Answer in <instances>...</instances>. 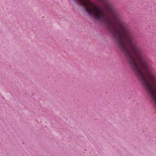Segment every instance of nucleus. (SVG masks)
Listing matches in <instances>:
<instances>
[{"mask_svg": "<svg viewBox=\"0 0 156 156\" xmlns=\"http://www.w3.org/2000/svg\"><path fill=\"white\" fill-rule=\"evenodd\" d=\"M104 4H111L109 0H101Z\"/></svg>", "mask_w": 156, "mask_h": 156, "instance_id": "nucleus-1", "label": "nucleus"}]
</instances>
